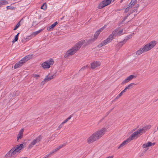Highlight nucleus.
Wrapping results in <instances>:
<instances>
[{
  "mask_svg": "<svg viewBox=\"0 0 158 158\" xmlns=\"http://www.w3.org/2000/svg\"><path fill=\"white\" fill-rule=\"evenodd\" d=\"M151 126L150 125H146L142 129L137 130L133 133L128 139L124 141L119 146V149L123 146L127 144L131 140L136 139L143 133L151 128Z\"/></svg>",
  "mask_w": 158,
  "mask_h": 158,
  "instance_id": "nucleus-1",
  "label": "nucleus"
},
{
  "mask_svg": "<svg viewBox=\"0 0 158 158\" xmlns=\"http://www.w3.org/2000/svg\"><path fill=\"white\" fill-rule=\"evenodd\" d=\"M106 128L103 127L92 134L87 139V142L89 144L93 143L100 139L105 133Z\"/></svg>",
  "mask_w": 158,
  "mask_h": 158,
  "instance_id": "nucleus-2",
  "label": "nucleus"
},
{
  "mask_svg": "<svg viewBox=\"0 0 158 158\" xmlns=\"http://www.w3.org/2000/svg\"><path fill=\"white\" fill-rule=\"evenodd\" d=\"M85 43V40H82L79 41L74 46L68 50L65 53L64 57L67 58L69 56L74 55L80 48L81 46Z\"/></svg>",
  "mask_w": 158,
  "mask_h": 158,
  "instance_id": "nucleus-3",
  "label": "nucleus"
},
{
  "mask_svg": "<svg viewBox=\"0 0 158 158\" xmlns=\"http://www.w3.org/2000/svg\"><path fill=\"white\" fill-rule=\"evenodd\" d=\"M156 41L155 40H152L140 48L136 52L137 55H139L142 53L148 52L151 50L156 45Z\"/></svg>",
  "mask_w": 158,
  "mask_h": 158,
  "instance_id": "nucleus-4",
  "label": "nucleus"
},
{
  "mask_svg": "<svg viewBox=\"0 0 158 158\" xmlns=\"http://www.w3.org/2000/svg\"><path fill=\"white\" fill-rule=\"evenodd\" d=\"M23 148V144H20L19 145H18L12 148L10 151H8L6 154L5 156L6 158L9 157L10 156H13L14 155L19 153L20 151Z\"/></svg>",
  "mask_w": 158,
  "mask_h": 158,
  "instance_id": "nucleus-5",
  "label": "nucleus"
},
{
  "mask_svg": "<svg viewBox=\"0 0 158 158\" xmlns=\"http://www.w3.org/2000/svg\"><path fill=\"white\" fill-rule=\"evenodd\" d=\"M42 138L43 137L41 135H40L35 139H34L29 144L28 147V148H31L35 144L39 143L42 139Z\"/></svg>",
  "mask_w": 158,
  "mask_h": 158,
  "instance_id": "nucleus-6",
  "label": "nucleus"
},
{
  "mask_svg": "<svg viewBox=\"0 0 158 158\" xmlns=\"http://www.w3.org/2000/svg\"><path fill=\"white\" fill-rule=\"evenodd\" d=\"M53 63V59H51L43 62L41 64V66L44 69H48L50 68L51 66L52 65Z\"/></svg>",
  "mask_w": 158,
  "mask_h": 158,
  "instance_id": "nucleus-7",
  "label": "nucleus"
},
{
  "mask_svg": "<svg viewBox=\"0 0 158 158\" xmlns=\"http://www.w3.org/2000/svg\"><path fill=\"white\" fill-rule=\"evenodd\" d=\"M114 0H104L102 2L98 5V9H102L105 6L108 5L111 2H113Z\"/></svg>",
  "mask_w": 158,
  "mask_h": 158,
  "instance_id": "nucleus-8",
  "label": "nucleus"
},
{
  "mask_svg": "<svg viewBox=\"0 0 158 158\" xmlns=\"http://www.w3.org/2000/svg\"><path fill=\"white\" fill-rule=\"evenodd\" d=\"M136 77V76L133 75H130L127 77L121 83L122 85H123L128 82L129 81L135 78Z\"/></svg>",
  "mask_w": 158,
  "mask_h": 158,
  "instance_id": "nucleus-9",
  "label": "nucleus"
},
{
  "mask_svg": "<svg viewBox=\"0 0 158 158\" xmlns=\"http://www.w3.org/2000/svg\"><path fill=\"white\" fill-rule=\"evenodd\" d=\"M123 31V29L119 30V28H117L115 30L113 31L112 33L115 37L116 36H119L122 35Z\"/></svg>",
  "mask_w": 158,
  "mask_h": 158,
  "instance_id": "nucleus-10",
  "label": "nucleus"
},
{
  "mask_svg": "<svg viewBox=\"0 0 158 158\" xmlns=\"http://www.w3.org/2000/svg\"><path fill=\"white\" fill-rule=\"evenodd\" d=\"M101 63L99 61H94L91 64V68L94 69L99 66L101 65Z\"/></svg>",
  "mask_w": 158,
  "mask_h": 158,
  "instance_id": "nucleus-11",
  "label": "nucleus"
},
{
  "mask_svg": "<svg viewBox=\"0 0 158 158\" xmlns=\"http://www.w3.org/2000/svg\"><path fill=\"white\" fill-rule=\"evenodd\" d=\"M100 33L98 31H97L95 32V34L94 35V38L93 39H91L89 40L88 41V44H89L92 42H94L95 40H96Z\"/></svg>",
  "mask_w": 158,
  "mask_h": 158,
  "instance_id": "nucleus-12",
  "label": "nucleus"
},
{
  "mask_svg": "<svg viewBox=\"0 0 158 158\" xmlns=\"http://www.w3.org/2000/svg\"><path fill=\"white\" fill-rule=\"evenodd\" d=\"M56 77V75L55 74H49L48 75L46 76L45 77V80H47L48 82L51 79L54 78Z\"/></svg>",
  "mask_w": 158,
  "mask_h": 158,
  "instance_id": "nucleus-13",
  "label": "nucleus"
},
{
  "mask_svg": "<svg viewBox=\"0 0 158 158\" xmlns=\"http://www.w3.org/2000/svg\"><path fill=\"white\" fill-rule=\"evenodd\" d=\"M114 37H115V36L112 33L108 37L107 39L105 40V41L106 42V44H107L111 42Z\"/></svg>",
  "mask_w": 158,
  "mask_h": 158,
  "instance_id": "nucleus-14",
  "label": "nucleus"
},
{
  "mask_svg": "<svg viewBox=\"0 0 158 158\" xmlns=\"http://www.w3.org/2000/svg\"><path fill=\"white\" fill-rule=\"evenodd\" d=\"M24 63L22 61V60H20L18 63H16L14 66V68L16 69L19 68Z\"/></svg>",
  "mask_w": 158,
  "mask_h": 158,
  "instance_id": "nucleus-15",
  "label": "nucleus"
},
{
  "mask_svg": "<svg viewBox=\"0 0 158 158\" xmlns=\"http://www.w3.org/2000/svg\"><path fill=\"white\" fill-rule=\"evenodd\" d=\"M24 131V129H21L19 131L18 135L17 137V140H18L19 139H21L23 137V133Z\"/></svg>",
  "mask_w": 158,
  "mask_h": 158,
  "instance_id": "nucleus-16",
  "label": "nucleus"
},
{
  "mask_svg": "<svg viewBox=\"0 0 158 158\" xmlns=\"http://www.w3.org/2000/svg\"><path fill=\"white\" fill-rule=\"evenodd\" d=\"M155 144V143H152L150 142H148L147 143L143 144V148H146L147 147H150L152 145H154Z\"/></svg>",
  "mask_w": 158,
  "mask_h": 158,
  "instance_id": "nucleus-17",
  "label": "nucleus"
},
{
  "mask_svg": "<svg viewBox=\"0 0 158 158\" xmlns=\"http://www.w3.org/2000/svg\"><path fill=\"white\" fill-rule=\"evenodd\" d=\"M32 55H28L27 56L23 58L22 60L24 63H25L27 60H30L32 57Z\"/></svg>",
  "mask_w": 158,
  "mask_h": 158,
  "instance_id": "nucleus-18",
  "label": "nucleus"
},
{
  "mask_svg": "<svg viewBox=\"0 0 158 158\" xmlns=\"http://www.w3.org/2000/svg\"><path fill=\"white\" fill-rule=\"evenodd\" d=\"M57 22H55L53 24L47 28V30L49 31H51L53 29L56 25L58 24Z\"/></svg>",
  "mask_w": 158,
  "mask_h": 158,
  "instance_id": "nucleus-19",
  "label": "nucleus"
},
{
  "mask_svg": "<svg viewBox=\"0 0 158 158\" xmlns=\"http://www.w3.org/2000/svg\"><path fill=\"white\" fill-rule=\"evenodd\" d=\"M42 31V29H40L39 30L33 32L30 35V37H31V38L34 37L35 35H37L39 33Z\"/></svg>",
  "mask_w": 158,
  "mask_h": 158,
  "instance_id": "nucleus-20",
  "label": "nucleus"
},
{
  "mask_svg": "<svg viewBox=\"0 0 158 158\" xmlns=\"http://www.w3.org/2000/svg\"><path fill=\"white\" fill-rule=\"evenodd\" d=\"M133 6L132 5V4L130 3L127 6V8L125 10V12L127 13L128 12L130 9Z\"/></svg>",
  "mask_w": 158,
  "mask_h": 158,
  "instance_id": "nucleus-21",
  "label": "nucleus"
},
{
  "mask_svg": "<svg viewBox=\"0 0 158 158\" xmlns=\"http://www.w3.org/2000/svg\"><path fill=\"white\" fill-rule=\"evenodd\" d=\"M8 4L7 1L6 0H2L0 1V7L3 5H6Z\"/></svg>",
  "mask_w": 158,
  "mask_h": 158,
  "instance_id": "nucleus-22",
  "label": "nucleus"
},
{
  "mask_svg": "<svg viewBox=\"0 0 158 158\" xmlns=\"http://www.w3.org/2000/svg\"><path fill=\"white\" fill-rule=\"evenodd\" d=\"M106 42L104 40L103 42H102L101 43L99 44L98 46V48H101L104 45H106Z\"/></svg>",
  "mask_w": 158,
  "mask_h": 158,
  "instance_id": "nucleus-23",
  "label": "nucleus"
},
{
  "mask_svg": "<svg viewBox=\"0 0 158 158\" xmlns=\"http://www.w3.org/2000/svg\"><path fill=\"white\" fill-rule=\"evenodd\" d=\"M65 144H61V145H60L59 147H57V148H56L55 149V151H56V152H57V151H58L60 149L62 148H63V147L64 146H65Z\"/></svg>",
  "mask_w": 158,
  "mask_h": 158,
  "instance_id": "nucleus-24",
  "label": "nucleus"
},
{
  "mask_svg": "<svg viewBox=\"0 0 158 158\" xmlns=\"http://www.w3.org/2000/svg\"><path fill=\"white\" fill-rule=\"evenodd\" d=\"M133 34H131L130 35H129L128 36L126 37L125 38L124 40H123L124 42H126L128 40L131 38L132 36L133 35Z\"/></svg>",
  "mask_w": 158,
  "mask_h": 158,
  "instance_id": "nucleus-25",
  "label": "nucleus"
},
{
  "mask_svg": "<svg viewBox=\"0 0 158 158\" xmlns=\"http://www.w3.org/2000/svg\"><path fill=\"white\" fill-rule=\"evenodd\" d=\"M106 25H104V26L102 27V28H100L99 30H98L97 31L100 33L102 31L104 30V29L106 28Z\"/></svg>",
  "mask_w": 158,
  "mask_h": 158,
  "instance_id": "nucleus-26",
  "label": "nucleus"
},
{
  "mask_svg": "<svg viewBox=\"0 0 158 158\" xmlns=\"http://www.w3.org/2000/svg\"><path fill=\"white\" fill-rule=\"evenodd\" d=\"M125 42H124V40L123 41H121V42H119L117 45L119 47H121L123 45V44L125 43Z\"/></svg>",
  "mask_w": 158,
  "mask_h": 158,
  "instance_id": "nucleus-27",
  "label": "nucleus"
},
{
  "mask_svg": "<svg viewBox=\"0 0 158 158\" xmlns=\"http://www.w3.org/2000/svg\"><path fill=\"white\" fill-rule=\"evenodd\" d=\"M32 76L34 78H35L36 79H37L40 77L39 75L34 74L32 75Z\"/></svg>",
  "mask_w": 158,
  "mask_h": 158,
  "instance_id": "nucleus-28",
  "label": "nucleus"
},
{
  "mask_svg": "<svg viewBox=\"0 0 158 158\" xmlns=\"http://www.w3.org/2000/svg\"><path fill=\"white\" fill-rule=\"evenodd\" d=\"M135 84L133 83H131L130 84L126 86V87L127 89H130L132 87L133 85H134Z\"/></svg>",
  "mask_w": 158,
  "mask_h": 158,
  "instance_id": "nucleus-29",
  "label": "nucleus"
},
{
  "mask_svg": "<svg viewBox=\"0 0 158 158\" xmlns=\"http://www.w3.org/2000/svg\"><path fill=\"white\" fill-rule=\"evenodd\" d=\"M47 8V5L46 4L44 3L41 6V9L43 10H46Z\"/></svg>",
  "mask_w": 158,
  "mask_h": 158,
  "instance_id": "nucleus-30",
  "label": "nucleus"
},
{
  "mask_svg": "<svg viewBox=\"0 0 158 158\" xmlns=\"http://www.w3.org/2000/svg\"><path fill=\"white\" fill-rule=\"evenodd\" d=\"M137 2V0H131L130 3L132 4L133 6L135 5Z\"/></svg>",
  "mask_w": 158,
  "mask_h": 158,
  "instance_id": "nucleus-31",
  "label": "nucleus"
},
{
  "mask_svg": "<svg viewBox=\"0 0 158 158\" xmlns=\"http://www.w3.org/2000/svg\"><path fill=\"white\" fill-rule=\"evenodd\" d=\"M19 26H20V23H19V22L16 25L15 27L14 28L13 30H16L18 28V27Z\"/></svg>",
  "mask_w": 158,
  "mask_h": 158,
  "instance_id": "nucleus-32",
  "label": "nucleus"
},
{
  "mask_svg": "<svg viewBox=\"0 0 158 158\" xmlns=\"http://www.w3.org/2000/svg\"><path fill=\"white\" fill-rule=\"evenodd\" d=\"M47 82V80H45V78L44 79V80L41 82L40 84L41 85H44V84L46 83Z\"/></svg>",
  "mask_w": 158,
  "mask_h": 158,
  "instance_id": "nucleus-33",
  "label": "nucleus"
},
{
  "mask_svg": "<svg viewBox=\"0 0 158 158\" xmlns=\"http://www.w3.org/2000/svg\"><path fill=\"white\" fill-rule=\"evenodd\" d=\"M18 40V37H17V36H15L14 39L12 41V42L13 43H14Z\"/></svg>",
  "mask_w": 158,
  "mask_h": 158,
  "instance_id": "nucleus-34",
  "label": "nucleus"
},
{
  "mask_svg": "<svg viewBox=\"0 0 158 158\" xmlns=\"http://www.w3.org/2000/svg\"><path fill=\"white\" fill-rule=\"evenodd\" d=\"M88 65L85 66L83 67L82 68H81L80 70V71L84 70L85 69H86V68H88Z\"/></svg>",
  "mask_w": 158,
  "mask_h": 158,
  "instance_id": "nucleus-35",
  "label": "nucleus"
},
{
  "mask_svg": "<svg viewBox=\"0 0 158 158\" xmlns=\"http://www.w3.org/2000/svg\"><path fill=\"white\" fill-rule=\"evenodd\" d=\"M64 124L62 123L58 127V129H59L61 128H62L63 127Z\"/></svg>",
  "mask_w": 158,
  "mask_h": 158,
  "instance_id": "nucleus-36",
  "label": "nucleus"
},
{
  "mask_svg": "<svg viewBox=\"0 0 158 158\" xmlns=\"http://www.w3.org/2000/svg\"><path fill=\"white\" fill-rule=\"evenodd\" d=\"M127 89V87H125V89H124L122 91V92L123 93H125V92H126V90Z\"/></svg>",
  "mask_w": 158,
  "mask_h": 158,
  "instance_id": "nucleus-37",
  "label": "nucleus"
},
{
  "mask_svg": "<svg viewBox=\"0 0 158 158\" xmlns=\"http://www.w3.org/2000/svg\"><path fill=\"white\" fill-rule=\"evenodd\" d=\"M51 155L50 154V153H49V154H48V155H46L45 156V157H46V158H49V157H50V156H51Z\"/></svg>",
  "mask_w": 158,
  "mask_h": 158,
  "instance_id": "nucleus-38",
  "label": "nucleus"
},
{
  "mask_svg": "<svg viewBox=\"0 0 158 158\" xmlns=\"http://www.w3.org/2000/svg\"><path fill=\"white\" fill-rule=\"evenodd\" d=\"M56 152V151H55V150H54L52 151L51 152H50L49 153L51 155L52 154H53L55 152Z\"/></svg>",
  "mask_w": 158,
  "mask_h": 158,
  "instance_id": "nucleus-39",
  "label": "nucleus"
},
{
  "mask_svg": "<svg viewBox=\"0 0 158 158\" xmlns=\"http://www.w3.org/2000/svg\"><path fill=\"white\" fill-rule=\"evenodd\" d=\"M6 8H7V9H12V8L10 6H7L6 7Z\"/></svg>",
  "mask_w": 158,
  "mask_h": 158,
  "instance_id": "nucleus-40",
  "label": "nucleus"
},
{
  "mask_svg": "<svg viewBox=\"0 0 158 158\" xmlns=\"http://www.w3.org/2000/svg\"><path fill=\"white\" fill-rule=\"evenodd\" d=\"M68 121L67 119L65 120L62 123L64 124V123H66Z\"/></svg>",
  "mask_w": 158,
  "mask_h": 158,
  "instance_id": "nucleus-41",
  "label": "nucleus"
},
{
  "mask_svg": "<svg viewBox=\"0 0 158 158\" xmlns=\"http://www.w3.org/2000/svg\"><path fill=\"white\" fill-rule=\"evenodd\" d=\"M72 117V115H70L69 117H68L66 119L68 121L69 120H70L71 118Z\"/></svg>",
  "mask_w": 158,
  "mask_h": 158,
  "instance_id": "nucleus-42",
  "label": "nucleus"
},
{
  "mask_svg": "<svg viewBox=\"0 0 158 158\" xmlns=\"http://www.w3.org/2000/svg\"><path fill=\"white\" fill-rule=\"evenodd\" d=\"M139 5L138 4H137V5L136 6L135 8H136V9H135V10H137L138 8L139 7Z\"/></svg>",
  "mask_w": 158,
  "mask_h": 158,
  "instance_id": "nucleus-43",
  "label": "nucleus"
},
{
  "mask_svg": "<svg viewBox=\"0 0 158 158\" xmlns=\"http://www.w3.org/2000/svg\"><path fill=\"white\" fill-rule=\"evenodd\" d=\"M114 157V156H109L107 157H106V158H113Z\"/></svg>",
  "mask_w": 158,
  "mask_h": 158,
  "instance_id": "nucleus-44",
  "label": "nucleus"
},
{
  "mask_svg": "<svg viewBox=\"0 0 158 158\" xmlns=\"http://www.w3.org/2000/svg\"><path fill=\"white\" fill-rule=\"evenodd\" d=\"M123 93L121 92L120 93H119V94H118V95L120 96L121 97V96L123 94Z\"/></svg>",
  "mask_w": 158,
  "mask_h": 158,
  "instance_id": "nucleus-45",
  "label": "nucleus"
},
{
  "mask_svg": "<svg viewBox=\"0 0 158 158\" xmlns=\"http://www.w3.org/2000/svg\"><path fill=\"white\" fill-rule=\"evenodd\" d=\"M120 97L118 95L115 98V99H118Z\"/></svg>",
  "mask_w": 158,
  "mask_h": 158,
  "instance_id": "nucleus-46",
  "label": "nucleus"
},
{
  "mask_svg": "<svg viewBox=\"0 0 158 158\" xmlns=\"http://www.w3.org/2000/svg\"><path fill=\"white\" fill-rule=\"evenodd\" d=\"M113 109L109 111H108V112H107V115H108L110 113V112Z\"/></svg>",
  "mask_w": 158,
  "mask_h": 158,
  "instance_id": "nucleus-47",
  "label": "nucleus"
},
{
  "mask_svg": "<svg viewBox=\"0 0 158 158\" xmlns=\"http://www.w3.org/2000/svg\"><path fill=\"white\" fill-rule=\"evenodd\" d=\"M19 33H18L15 36H17V37H18V36L19 35Z\"/></svg>",
  "mask_w": 158,
  "mask_h": 158,
  "instance_id": "nucleus-48",
  "label": "nucleus"
},
{
  "mask_svg": "<svg viewBox=\"0 0 158 158\" xmlns=\"http://www.w3.org/2000/svg\"><path fill=\"white\" fill-rule=\"evenodd\" d=\"M64 16L62 18H60V19H61V20H62V19H63L64 18Z\"/></svg>",
  "mask_w": 158,
  "mask_h": 158,
  "instance_id": "nucleus-49",
  "label": "nucleus"
},
{
  "mask_svg": "<svg viewBox=\"0 0 158 158\" xmlns=\"http://www.w3.org/2000/svg\"><path fill=\"white\" fill-rule=\"evenodd\" d=\"M123 0H121V1H120L121 2H122L123 1Z\"/></svg>",
  "mask_w": 158,
  "mask_h": 158,
  "instance_id": "nucleus-50",
  "label": "nucleus"
},
{
  "mask_svg": "<svg viewBox=\"0 0 158 158\" xmlns=\"http://www.w3.org/2000/svg\"><path fill=\"white\" fill-rule=\"evenodd\" d=\"M46 158V157H45V156H44V157H43V158Z\"/></svg>",
  "mask_w": 158,
  "mask_h": 158,
  "instance_id": "nucleus-51",
  "label": "nucleus"
},
{
  "mask_svg": "<svg viewBox=\"0 0 158 158\" xmlns=\"http://www.w3.org/2000/svg\"><path fill=\"white\" fill-rule=\"evenodd\" d=\"M157 49H158V48H157Z\"/></svg>",
  "mask_w": 158,
  "mask_h": 158,
  "instance_id": "nucleus-52",
  "label": "nucleus"
}]
</instances>
